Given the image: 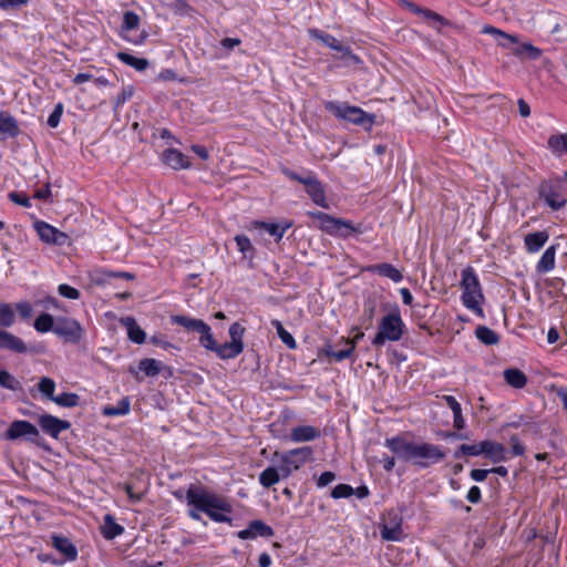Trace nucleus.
Segmentation results:
<instances>
[{"label":"nucleus","instance_id":"obj_1","mask_svg":"<svg viewBox=\"0 0 567 567\" xmlns=\"http://www.w3.org/2000/svg\"><path fill=\"white\" fill-rule=\"evenodd\" d=\"M384 445L403 462H411L417 468H427L445 458L441 446L432 443H414L402 435L388 437Z\"/></svg>","mask_w":567,"mask_h":567},{"label":"nucleus","instance_id":"obj_2","mask_svg":"<svg viewBox=\"0 0 567 567\" xmlns=\"http://www.w3.org/2000/svg\"><path fill=\"white\" fill-rule=\"evenodd\" d=\"M185 499L188 506L205 513L213 522L231 524V504L223 496L207 491L202 486L190 485Z\"/></svg>","mask_w":567,"mask_h":567},{"label":"nucleus","instance_id":"obj_3","mask_svg":"<svg viewBox=\"0 0 567 567\" xmlns=\"http://www.w3.org/2000/svg\"><path fill=\"white\" fill-rule=\"evenodd\" d=\"M308 216L318 221L317 227L320 230L332 237L348 239L351 236H359L367 231L362 223L353 224L349 219L334 217L323 212H308Z\"/></svg>","mask_w":567,"mask_h":567},{"label":"nucleus","instance_id":"obj_4","mask_svg":"<svg viewBox=\"0 0 567 567\" xmlns=\"http://www.w3.org/2000/svg\"><path fill=\"white\" fill-rule=\"evenodd\" d=\"M14 322L13 307L10 303H0V350L17 354L38 353L35 347L28 346L21 338L6 330L12 327Z\"/></svg>","mask_w":567,"mask_h":567},{"label":"nucleus","instance_id":"obj_5","mask_svg":"<svg viewBox=\"0 0 567 567\" xmlns=\"http://www.w3.org/2000/svg\"><path fill=\"white\" fill-rule=\"evenodd\" d=\"M171 322L183 327L187 332H196L199 334V344L206 350L213 351L221 360H227L220 351L223 343L218 344L212 333V328L204 320L192 318L184 315L171 316Z\"/></svg>","mask_w":567,"mask_h":567},{"label":"nucleus","instance_id":"obj_6","mask_svg":"<svg viewBox=\"0 0 567 567\" xmlns=\"http://www.w3.org/2000/svg\"><path fill=\"white\" fill-rule=\"evenodd\" d=\"M462 302L463 306L480 317H483L481 303L484 301V293L480 279L472 266H467L461 272Z\"/></svg>","mask_w":567,"mask_h":567},{"label":"nucleus","instance_id":"obj_7","mask_svg":"<svg viewBox=\"0 0 567 567\" xmlns=\"http://www.w3.org/2000/svg\"><path fill=\"white\" fill-rule=\"evenodd\" d=\"M405 324L401 317V311L398 306L385 315L378 327V332L372 339V346L379 348L382 347L386 341H399L402 339L404 333Z\"/></svg>","mask_w":567,"mask_h":567},{"label":"nucleus","instance_id":"obj_8","mask_svg":"<svg viewBox=\"0 0 567 567\" xmlns=\"http://www.w3.org/2000/svg\"><path fill=\"white\" fill-rule=\"evenodd\" d=\"M324 109L340 120L361 125L370 130L374 124L375 115L368 114L359 106L349 105L346 102L326 101Z\"/></svg>","mask_w":567,"mask_h":567},{"label":"nucleus","instance_id":"obj_9","mask_svg":"<svg viewBox=\"0 0 567 567\" xmlns=\"http://www.w3.org/2000/svg\"><path fill=\"white\" fill-rule=\"evenodd\" d=\"M538 196L553 210H559L567 203V189L559 177L543 181L538 186Z\"/></svg>","mask_w":567,"mask_h":567},{"label":"nucleus","instance_id":"obj_10","mask_svg":"<svg viewBox=\"0 0 567 567\" xmlns=\"http://www.w3.org/2000/svg\"><path fill=\"white\" fill-rule=\"evenodd\" d=\"M282 173L289 179L303 184L307 194L316 205L326 209L329 208L323 185L312 172H308L305 176H301L289 168H282Z\"/></svg>","mask_w":567,"mask_h":567},{"label":"nucleus","instance_id":"obj_11","mask_svg":"<svg viewBox=\"0 0 567 567\" xmlns=\"http://www.w3.org/2000/svg\"><path fill=\"white\" fill-rule=\"evenodd\" d=\"M312 454L313 450L311 446L297 447L281 454L275 453V455L279 456L280 460L279 467L282 478H287L295 471H298L309 460H311Z\"/></svg>","mask_w":567,"mask_h":567},{"label":"nucleus","instance_id":"obj_12","mask_svg":"<svg viewBox=\"0 0 567 567\" xmlns=\"http://www.w3.org/2000/svg\"><path fill=\"white\" fill-rule=\"evenodd\" d=\"M309 37L312 40L320 42L322 45L334 51V56L348 61H358V58L352 53L350 47L346 44L343 41L338 40L332 34H329L319 29H309Z\"/></svg>","mask_w":567,"mask_h":567},{"label":"nucleus","instance_id":"obj_13","mask_svg":"<svg viewBox=\"0 0 567 567\" xmlns=\"http://www.w3.org/2000/svg\"><path fill=\"white\" fill-rule=\"evenodd\" d=\"M121 37L133 44H142L148 37V33L141 29V19L134 11H125L121 24Z\"/></svg>","mask_w":567,"mask_h":567},{"label":"nucleus","instance_id":"obj_14","mask_svg":"<svg viewBox=\"0 0 567 567\" xmlns=\"http://www.w3.org/2000/svg\"><path fill=\"white\" fill-rule=\"evenodd\" d=\"M20 437H24L29 442L40 445L39 430L37 429L35 425H33L29 421H24V420L13 421L6 432L7 440L14 441Z\"/></svg>","mask_w":567,"mask_h":567},{"label":"nucleus","instance_id":"obj_15","mask_svg":"<svg viewBox=\"0 0 567 567\" xmlns=\"http://www.w3.org/2000/svg\"><path fill=\"white\" fill-rule=\"evenodd\" d=\"M54 333L65 342L78 343L82 339V327L72 318L60 317L55 321Z\"/></svg>","mask_w":567,"mask_h":567},{"label":"nucleus","instance_id":"obj_16","mask_svg":"<svg viewBox=\"0 0 567 567\" xmlns=\"http://www.w3.org/2000/svg\"><path fill=\"white\" fill-rule=\"evenodd\" d=\"M245 331L246 329L239 322L230 324L228 332L231 340L223 343L220 349L221 353L227 357V360L237 358L244 351L243 337Z\"/></svg>","mask_w":567,"mask_h":567},{"label":"nucleus","instance_id":"obj_17","mask_svg":"<svg viewBox=\"0 0 567 567\" xmlns=\"http://www.w3.org/2000/svg\"><path fill=\"white\" fill-rule=\"evenodd\" d=\"M355 349V340H350L348 338H340L334 344H326L321 353L324 357L332 358L337 362H341L344 359L351 357Z\"/></svg>","mask_w":567,"mask_h":567},{"label":"nucleus","instance_id":"obj_18","mask_svg":"<svg viewBox=\"0 0 567 567\" xmlns=\"http://www.w3.org/2000/svg\"><path fill=\"white\" fill-rule=\"evenodd\" d=\"M40 429L53 439H58L60 433L71 427V423L66 420H61L51 414H42L38 419Z\"/></svg>","mask_w":567,"mask_h":567},{"label":"nucleus","instance_id":"obj_19","mask_svg":"<svg viewBox=\"0 0 567 567\" xmlns=\"http://www.w3.org/2000/svg\"><path fill=\"white\" fill-rule=\"evenodd\" d=\"M35 230L40 239L47 244L64 245L68 236L45 221H37Z\"/></svg>","mask_w":567,"mask_h":567},{"label":"nucleus","instance_id":"obj_20","mask_svg":"<svg viewBox=\"0 0 567 567\" xmlns=\"http://www.w3.org/2000/svg\"><path fill=\"white\" fill-rule=\"evenodd\" d=\"M274 529L260 519L251 520L247 528L239 530L237 537L246 539H255L257 537L270 538L274 536Z\"/></svg>","mask_w":567,"mask_h":567},{"label":"nucleus","instance_id":"obj_21","mask_svg":"<svg viewBox=\"0 0 567 567\" xmlns=\"http://www.w3.org/2000/svg\"><path fill=\"white\" fill-rule=\"evenodd\" d=\"M482 454L493 463L508 461V452L506 447L498 442L485 440L481 442Z\"/></svg>","mask_w":567,"mask_h":567},{"label":"nucleus","instance_id":"obj_22","mask_svg":"<svg viewBox=\"0 0 567 567\" xmlns=\"http://www.w3.org/2000/svg\"><path fill=\"white\" fill-rule=\"evenodd\" d=\"M51 544L60 554L64 556V563L76 560L79 551L70 538L62 535L52 534Z\"/></svg>","mask_w":567,"mask_h":567},{"label":"nucleus","instance_id":"obj_23","mask_svg":"<svg viewBox=\"0 0 567 567\" xmlns=\"http://www.w3.org/2000/svg\"><path fill=\"white\" fill-rule=\"evenodd\" d=\"M482 33L492 35L498 45L508 49L512 52L513 48L516 47L519 41L518 35L506 33L505 31L488 24L483 27Z\"/></svg>","mask_w":567,"mask_h":567},{"label":"nucleus","instance_id":"obj_24","mask_svg":"<svg viewBox=\"0 0 567 567\" xmlns=\"http://www.w3.org/2000/svg\"><path fill=\"white\" fill-rule=\"evenodd\" d=\"M251 225L255 229L266 230L269 235L275 237L276 243H279L282 239L285 233L292 227L293 223L291 220H285L279 224L254 220Z\"/></svg>","mask_w":567,"mask_h":567},{"label":"nucleus","instance_id":"obj_25","mask_svg":"<svg viewBox=\"0 0 567 567\" xmlns=\"http://www.w3.org/2000/svg\"><path fill=\"white\" fill-rule=\"evenodd\" d=\"M163 162L175 171L188 169L192 164L187 156L176 148H167L162 155Z\"/></svg>","mask_w":567,"mask_h":567},{"label":"nucleus","instance_id":"obj_26","mask_svg":"<svg viewBox=\"0 0 567 567\" xmlns=\"http://www.w3.org/2000/svg\"><path fill=\"white\" fill-rule=\"evenodd\" d=\"M400 3L402 7L406 8L411 12H413L420 17H423L425 20H433L444 27L450 25V22L447 19H445L443 16H441L427 8H422L417 4H415L414 2H411L408 0H401Z\"/></svg>","mask_w":567,"mask_h":567},{"label":"nucleus","instance_id":"obj_27","mask_svg":"<svg viewBox=\"0 0 567 567\" xmlns=\"http://www.w3.org/2000/svg\"><path fill=\"white\" fill-rule=\"evenodd\" d=\"M121 324L126 328L127 330V338L136 343V344H143L146 341V333L145 331L138 326L135 318L127 316L123 317L120 320Z\"/></svg>","mask_w":567,"mask_h":567},{"label":"nucleus","instance_id":"obj_28","mask_svg":"<svg viewBox=\"0 0 567 567\" xmlns=\"http://www.w3.org/2000/svg\"><path fill=\"white\" fill-rule=\"evenodd\" d=\"M513 54L520 60L536 61L543 56V51L530 42H520L519 40L513 48Z\"/></svg>","mask_w":567,"mask_h":567},{"label":"nucleus","instance_id":"obj_29","mask_svg":"<svg viewBox=\"0 0 567 567\" xmlns=\"http://www.w3.org/2000/svg\"><path fill=\"white\" fill-rule=\"evenodd\" d=\"M320 437V431L311 425H300L291 430L290 440L296 443L310 442Z\"/></svg>","mask_w":567,"mask_h":567},{"label":"nucleus","instance_id":"obj_30","mask_svg":"<svg viewBox=\"0 0 567 567\" xmlns=\"http://www.w3.org/2000/svg\"><path fill=\"white\" fill-rule=\"evenodd\" d=\"M368 271L378 274L382 277L391 279L393 282H400L403 279L402 272L396 269L392 264L382 262L369 266Z\"/></svg>","mask_w":567,"mask_h":567},{"label":"nucleus","instance_id":"obj_31","mask_svg":"<svg viewBox=\"0 0 567 567\" xmlns=\"http://www.w3.org/2000/svg\"><path fill=\"white\" fill-rule=\"evenodd\" d=\"M549 235L547 231L529 233L524 238L526 250L530 254L539 251L543 246L548 241Z\"/></svg>","mask_w":567,"mask_h":567},{"label":"nucleus","instance_id":"obj_32","mask_svg":"<svg viewBox=\"0 0 567 567\" xmlns=\"http://www.w3.org/2000/svg\"><path fill=\"white\" fill-rule=\"evenodd\" d=\"M445 404L452 410L453 426L456 431H461L466 426L465 419L462 414V406L453 395H443Z\"/></svg>","mask_w":567,"mask_h":567},{"label":"nucleus","instance_id":"obj_33","mask_svg":"<svg viewBox=\"0 0 567 567\" xmlns=\"http://www.w3.org/2000/svg\"><path fill=\"white\" fill-rule=\"evenodd\" d=\"M556 260V246H549L542 255L540 259L536 265V271L538 274H547L555 268Z\"/></svg>","mask_w":567,"mask_h":567},{"label":"nucleus","instance_id":"obj_34","mask_svg":"<svg viewBox=\"0 0 567 567\" xmlns=\"http://www.w3.org/2000/svg\"><path fill=\"white\" fill-rule=\"evenodd\" d=\"M124 533V527L115 522L112 515L107 514L104 517L102 527V535L105 539H114Z\"/></svg>","mask_w":567,"mask_h":567},{"label":"nucleus","instance_id":"obj_35","mask_svg":"<svg viewBox=\"0 0 567 567\" xmlns=\"http://www.w3.org/2000/svg\"><path fill=\"white\" fill-rule=\"evenodd\" d=\"M282 478L280 467L268 466L259 474V483L265 488H269Z\"/></svg>","mask_w":567,"mask_h":567},{"label":"nucleus","instance_id":"obj_36","mask_svg":"<svg viewBox=\"0 0 567 567\" xmlns=\"http://www.w3.org/2000/svg\"><path fill=\"white\" fill-rule=\"evenodd\" d=\"M504 379L511 386L522 389L527 383V378L523 371L516 368L506 369L504 371Z\"/></svg>","mask_w":567,"mask_h":567},{"label":"nucleus","instance_id":"obj_37","mask_svg":"<svg viewBox=\"0 0 567 567\" xmlns=\"http://www.w3.org/2000/svg\"><path fill=\"white\" fill-rule=\"evenodd\" d=\"M548 147L555 155L567 154V133L553 134L548 138Z\"/></svg>","mask_w":567,"mask_h":567},{"label":"nucleus","instance_id":"obj_38","mask_svg":"<svg viewBox=\"0 0 567 567\" xmlns=\"http://www.w3.org/2000/svg\"><path fill=\"white\" fill-rule=\"evenodd\" d=\"M234 239L236 241L237 249L243 254V258L249 260L255 258L256 249L246 235H236Z\"/></svg>","mask_w":567,"mask_h":567},{"label":"nucleus","instance_id":"obj_39","mask_svg":"<svg viewBox=\"0 0 567 567\" xmlns=\"http://www.w3.org/2000/svg\"><path fill=\"white\" fill-rule=\"evenodd\" d=\"M131 403L127 396L121 399L116 405H107L103 408V414L106 416H121L130 412Z\"/></svg>","mask_w":567,"mask_h":567},{"label":"nucleus","instance_id":"obj_40","mask_svg":"<svg viewBox=\"0 0 567 567\" xmlns=\"http://www.w3.org/2000/svg\"><path fill=\"white\" fill-rule=\"evenodd\" d=\"M475 336L482 343L486 346H494L499 341L498 334L486 326H478L475 329Z\"/></svg>","mask_w":567,"mask_h":567},{"label":"nucleus","instance_id":"obj_41","mask_svg":"<svg viewBox=\"0 0 567 567\" xmlns=\"http://www.w3.org/2000/svg\"><path fill=\"white\" fill-rule=\"evenodd\" d=\"M117 58L127 66H131L136 71H144L148 68V61L146 59L136 58L130 53L118 52Z\"/></svg>","mask_w":567,"mask_h":567},{"label":"nucleus","instance_id":"obj_42","mask_svg":"<svg viewBox=\"0 0 567 567\" xmlns=\"http://www.w3.org/2000/svg\"><path fill=\"white\" fill-rule=\"evenodd\" d=\"M52 402L62 408H74L80 404V396L76 393L63 392L52 398Z\"/></svg>","mask_w":567,"mask_h":567},{"label":"nucleus","instance_id":"obj_43","mask_svg":"<svg viewBox=\"0 0 567 567\" xmlns=\"http://www.w3.org/2000/svg\"><path fill=\"white\" fill-rule=\"evenodd\" d=\"M383 540L399 542L403 537V530L401 523H396L394 526L383 525L380 530Z\"/></svg>","mask_w":567,"mask_h":567},{"label":"nucleus","instance_id":"obj_44","mask_svg":"<svg viewBox=\"0 0 567 567\" xmlns=\"http://www.w3.org/2000/svg\"><path fill=\"white\" fill-rule=\"evenodd\" d=\"M55 321L53 317L49 313H41L34 320L33 327L38 332L45 333L49 331L54 332Z\"/></svg>","mask_w":567,"mask_h":567},{"label":"nucleus","instance_id":"obj_45","mask_svg":"<svg viewBox=\"0 0 567 567\" xmlns=\"http://www.w3.org/2000/svg\"><path fill=\"white\" fill-rule=\"evenodd\" d=\"M271 326L276 329L277 334L280 338V340L289 349H296L297 348V342H296L295 338L292 337V334L290 332H288L285 329V327L282 326V323L279 320H277V319L271 320Z\"/></svg>","mask_w":567,"mask_h":567},{"label":"nucleus","instance_id":"obj_46","mask_svg":"<svg viewBox=\"0 0 567 567\" xmlns=\"http://www.w3.org/2000/svg\"><path fill=\"white\" fill-rule=\"evenodd\" d=\"M0 386L11 391H21V382L7 370H0Z\"/></svg>","mask_w":567,"mask_h":567},{"label":"nucleus","instance_id":"obj_47","mask_svg":"<svg viewBox=\"0 0 567 567\" xmlns=\"http://www.w3.org/2000/svg\"><path fill=\"white\" fill-rule=\"evenodd\" d=\"M0 134L4 137H14L19 134V126L12 116L0 117Z\"/></svg>","mask_w":567,"mask_h":567},{"label":"nucleus","instance_id":"obj_48","mask_svg":"<svg viewBox=\"0 0 567 567\" xmlns=\"http://www.w3.org/2000/svg\"><path fill=\"white\" fill-rule=\"evenodd\" d=\"M138 369L147 377H156L162 370L161 362L155 359H142L138 363Z\"/></svg>","mask_w":567,"mask_h":567},{"label":"nucleus","instance_id":"obj_49","mask_svg":"<svg viewBox=\"0 0 567 567\" xmlns=\"http://www.w3.org/2000/svg\"><path fill=\"white\" fill-rule=\"evenodd\" d=\"M38 390L41 392L43 396L52 401V398H54V391H55V382L53 379L49 377H42L38 382Z\"/></svg>","mask_w":567,"mask_h":567},{"label":"nucleus","instance_id":"obj_50","mask_svg":"<svg viewBox=\"0 0 567 567\" xmlns=\"http://www.w3.org/2000/svg\"><path fill=\"white\" fill-rule=\"evenodd\" d=\"M91 81L97 87L106 86L109 84V81L104 76H99V78H95L94 80H92L91 73H76V75L73 79V83L75 85H81L85 82H91Z\"/></svg>","mask_w":567,"mask_h":567},{"label":"nucleus","instance_id":"obj_51","mask_svg":"<svg viewBox=\"0 0 567 567\" xmlns=\"http://www.w3.org/2000/svg\"><path fill=\"white\" fill-rule=\"evenodd\" d=\"M483 451H481V442L478 444H462L458 446V449L454 452V457L458 458L462 455L467 456H477L481 455Z\"/></svg>","mask_w":567,"mask_h":567},{"label":"nucleus","instance_id":"obj_52","mask_svg":"<svg viewBox=\"0 0 567 567\" xmlns=\"http://www.w3.org/2000/svg\"><path fill=\"white\" fill-rule=\"evenodd\" d=\"M353 494H354V488L348 484H338L331 491V497L336 498V499L350 497Z\"/></svg>","mask_w":567,"mask_h":567},{"label":"nucleus","instance_id":"obj_53","mask_svg":"<svg viewBox=\"0 0 567 567\" xmlns=\"http://www.w3.org/2000/svg\"><path fill=\"white\" fill-rule=\"evenodd\" d=\"M63 110H64V106L61 102L54 106V109L51 112V114L49 115L48 122H47L50 127L55 128L59 126L62 114H63Z\"/></svg>","mask_w":567,"mask_h":567},{"label":"nucleus","instance_id":"obj_54","mask_svg":"<svg viewBox=\"0 0 567 567\" xmlns=\"http://www.w3.org/2000/svg\"><path fill=\"white\" fill-rule=\"evenodd\" d=\"M58 292L60 296L68 299L76 300L80 298V291L76 288H73L66 284H61L58 287Z\"/></svg>","mask_w":567,"mask_h":567},{"label":"nucleus","instance_id":"obj_55","mask_svg":"<svg viewBox=\"0 0 567 567\" xmlns=\"http://www.w3.org/2000/svg\"><path fill=\"white\" fill-rule=\"evenodd\" d=\"M134 94V87L132 85L124 86L122 92L114 100V109L123 105Z\"/></svg>","mask_w":567,"mask_h":567},{"label":"nucleus","instance_id":"obj_56","mask_svg":"<svg viewBox=\"0 0 567 567\" xmlns=\"http://www.w3.org/2000/svg\"><path fill=\"white\" fill-rule=\"evenodd\" d=\"M8 197L12 203H14L17 205H20V206L27 207V208L31 207L30 198L23 193L11 192L8 194Z\"/></svg>","mask_w":567,"mask_h":567},{"label":"nucleus","instance_id":"obj_57","mask_svg":"<svg viewBox=\"0 0 567 567\" xmlns=\"http://www.w3.org/2000/svg\"><path fill=\"white\" fill-rule=\"evenodd\" d=\"M103 278L111 279V278H120V279H126V280H134L135 275L128 271H113V270H103L102 271Z\"/></svg>","mask_w":567,"mask_h":567},{"label":"nucleus","instance_id":"obj_58","mask_svg":"<svg viewBox=\"0 0 567 567\" xmlns=\"http://www.w3.org/2000/svg\"><path fill=\"white\" fill-rule=\"evenodd\" d=\"M28 3V0H0V10H17Z\"/></svg>","mask_w":567,"mask_h":567},{"label":"nucleus","instance_id":"obj_59","mask_svg":"<svg viewBox=\"0 0 567 567\" xmlns=\"http://www.w3.org/2000/svg\"><path fill=\"white\" fill-rule=\"evenodd\" d=\"M509 442L512 447V454L514 456H520L525 453V445L519 441V439L516 435H512Z\"/></svg>","mask_w":567,"mask_h":567},{"label":"nucleus","instance_id":"obj_60","mask_svg":"<svg viewBox=\"0 0 567 567\" xmlns=\"http://www.w3.org/2000/svg\"><path fill=\"white\" fill-rule=\"evenodd\" d=\"M150 342L156 347H161L164 350L175 349L176 347L169 341L165 340L161 334H155L150 338Z\"/></svg>","mask_w":567,"mask_h":567},{"label":"nucleus","instance_id":"obj_61","mask_svg":"<svg viewBox=\"0 0 567 567\" xmlns=\"http://www.w3.org/2000/svg\"><path fill=\"white\" fill-rule=\"evenodd\" d=\"M16 309L23 319H29L33 312L32 306L27 301L18 302Z\"/></svg>","mask_w":567,"mask_h":567},{"label":"nucleus","instance_id":"obj_62","mask_svg":"<svg viewBox=\"0 0 567 567\" xmlns=\"http://www.w3.org/2000/svg\"><path fill=\"white\" fill-rule=\"evenodd\" d=\"M336 480V474L333 472L327 471L321 473V475L317 480L318 487H324L332 483Z\"/></svg>","mask_w":567,"mask_h":567},{"label":"nucleus","instance_id":"obj_63","mask_svg":"<svg viewBox=\"0 0 567 567\" xmlns=\"http://www.w3.org/2000/svg\"><path fill=\"white\" fill-rule=\"evenodd\" d=\"M466 499L472 504H478L482 499L481 488L476 485L472 486L467 492Z\"/></svg>","mask_w":567,"mask_h":567},{"label":"nucleus","instance_id":"obj_64","mask_svg":"<svg viewBox=\"0 0 567 567\" xmlns=\"http://www.w3.org/2000/svg\"><path fill=\"white\" fill-rule=\"evenodd\" d=\"M38 559L41 563H50V564L55 565V566H61V565L64 564L63 559L56 558L54 555L48 554V553L39 554L38 555Z\"/></svg>","mask_w":567,"mask_h":567}]
</instances>
